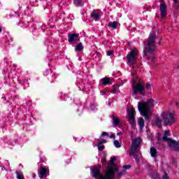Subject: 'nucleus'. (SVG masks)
<instances>
[{"label":"nucleus","instance_id":"obj_1","mask_svg":"<svg viewBox=\"0 0 179 179\" xmlns=\"http://www.w3.org/2000/svg\"><path fill=\"white\" fill-rule=\"evenodd\" d=\"M114 162H115V158H111L110 164H108L106 168L105 175L100 173V169H101L100 165L92 168V176L94 177V178L98 179H114V175L118 171V166L114 164Z\"/></svg>","mask_w":179,"mask_h":179},{"label":"nucleus","instance_id":"obj_2","mask_svg":"<svg viewBox=\"0 0 179 179\" xmlns=\"http://www.w3.org/2000/svg\"><path fill=\"white\" fill-rule=\"evenodd\" d=\"M156 38L157 36L155 32H152L148 38L147 43L145 44V50L143 57L148 59L150 62H155V55L153 52L156 51Z\"/></svg>","mask_w":179,"mask_h":179},{"label":"nucleus","instance_id":"obj_3","mask_svg":"<svg viewBox=\"0 0 179 179\" xmlns=\"http://www.w3.org/2000/svg\"><path fill=\"white\" fill-rule=\"evenodd\" d=\"M157 104V101L153 99H149L147 101H141L138 103V110L143 117L145 120H149L150 118V113H152V108Z\"/></svg>","mask_w":179,"mask_h":179},{"label":"nucleus","instance_id":"obj_4","mask_svg":"<svg viewBox=\"0 0 179 179\" xmlns=\"http://www.w3.org/2000/svg\"><path fill=\"white\" fill-rule=\"evenodd\" d=\"M131 141L130 155L134 156L136 162H139V159L142 157V155L139 152V146L141 145V143H142V138H133Z\"/></svg>","mask_w":179,"mask_h":179},{"label":"nucleus","instance_id":"obj_5","mask_svg":"<svg viewBox=\"0 0 179 179\" xmlns=\"http://www.w3.org/2000/svg\"><path fill=\"white\" fill-rule=\"evenodd\" d=\"M161 117L163 120L164 125H167L168 127H171V125H174L176 124V114L173 113V111L170 110H165L161 113Z\"/></svg>","mask_w":179,"mask_h":179},{"label":"nucleus","instance_id":"obj_6","mask_svg":"<svg viewBox=\"0 0 179 179\" xmlns=\"http://www.w3.org/2000/svg\"><path fill=\"white\" fill-rule=\"evenodd\" d=\"M133 96H135L136 93H140L142 96H146V92H145V85L141 82H134L132 83Z\"/></svg>","mask_w":179,"mask_h":179},{"label":"nucleus","instance_id":"obj_7","mask_svg":"<svg viewBox=\"0 0 179 179\" xmlns=\"http://www.w3.org/2000/svg\"><path fill=\"white\" fill-rule=\"evenodd\" d=\"M127 57L129 66L133 69L135 68V62L136 61V58L138 57V49H132Z\"/></svg>","mask_w":179,"mask_h":179},{"label":"nucleus","instance_id":"obj_8","mask_svg":"<svg viewBox=\"0 0 179 179\" xmlns=\"http://www.w3.org/2000/svg\"><path fill=\"white\" fill-rule=\"evenodd\" d=\"M136 112L134 108H130L127 109V118L129 124L133 127L135 125V114Z\"/></svg>","mask_w":179,"mask_h":179},{"label":"nucleus","instance_id":"obj_9","mask_svg":"<svg viewBox=\"0 0 179 179\" xmlns=\"http://www.w3.org/2000/svg\"><path fill=\"white\" fill-rule=\"evenodd\" d=\"M38 177L41 179H44L48 176H50V169H48V168L47 167L40 166L38 169Z\"/></svg>","mask_w":179,"mask_h":179},{"label":"nucleus","instance_id":"obj_10","mask_svg":"<svg viewBox=\"0 0 179 179\" xmlns=\"http://www.w3.org/2000/svg\"><path fill=\"white\" fill-rule=\"evenodd\" d=\"M162 140L164 142H168V146H169V148L174 149V147L176 146V143L175 141H173L170 138H168L167 136H164L162 137Z\"/></svg>","mask_w":179,"mask_h":179},{"label":"nucleus","instance_id":"obj_11","mask_svg":"<svg viewBox=\"0 0 179 179\" xmlns=\"http://www.w3.org/2000/svg\"><path fill=\"white\" fill-rule=\"evenodd\" d=\"M162 122L163 120L159 116L155 115L154 120H152V125H155V127H157L158 128H162Z\"/></svg>","mask_w":179,"mask_h":179},{"label":"nucleus","instance_id":"obj_12","mask_svg":"<svg viewBox=\"0 0 179 179\" xmlns=\"http://www.w3.org/2000/svg\"><path fill=\"white\" fill-rule=\"evenodd\" d=\"M161 16L162 19H164L167 16V5L162 3L160 5Z\"/></svg>","mask_w":179,"mask_h":179},{"label":"nucleus","instance_id":"obj_13","mask_svg":"<svg viewBox=\"0 0 179 179\" xmlns=\"http://www.w3.org/2000/svg\"><path fill=\"white\" fill-rule=\"evenodd\" d=\"M112 120H113V126L117 128V127H121V120L118 117L115 116V115L113 114L112 115Z\"/></svg>","mask_w":179,"mask_h":179},{"label":"nucleus","instance_id":"obj_14","mask_svg":"<svg viewBox=\"0 0 179 179\" xmlns=\"http://www.w3.org/2000/svg\"><path fill=\"white\" fill-rule=\"evenodd\" d=\"M79 41V35L78 34H72L69 35V42L75 43Z\"/></svg>","mask_w":179,"mask_h":179},{"label":"nucleus","instance_id":"obj_15","mask_svg":"<svg viewBox=\"0 0 179 179\" xmlns=\"http://www.w3.org/2000/svg\"><path fill=\"white\" fill-rule=\"evenodd\" d=\"M91 17H92V19H94V20H99V19H100V10H94L91 13Z\"/></svg>","mask_w":179,"mask_h":179},{"label":"nucleus","instance_id":"obj_16","mask_svg":"<svg viewBox=\"0 0 179 179\" xmlns=\"http://www.w3.org/2000/svg\"><path fill=\"white\" fill-rule=\"evenodd\" d=\"M101 83L104 86H107V85H111V79H110L108 78H103L101 79Z\"/></svg>","mask_w":179,"mask_h":179},{"label":"nucleus","instance_id":"obj_17","mask_svg":"<svg viewBox=\"0 0 179 179\" xmlns=\"http://www.w3.org/2000/svg\"><path fill=\"white\" fill-rule=\"evenodd\" d=\"M138 125L140 127V131H142L145 128V120L143 118L140 117L138 119Z\"/></svg>","mask_w":179,"mask_h":179},{"label":"nucleus","instance_id":"obj_18","mask_svg":"<svg viewBox=\"0 0 179 179\" xmlns=\"http://www.w3.org/2000/svg\"><path fill=\"white\" fill-rule=\"evenodd\" d=\"M150 155L152 157L156 159V157H157V150H156V148H155L154 147H152L150 148Z\"/></svg>","mask_w":179,"mask_h":179},{"label":"nucleus","instance_id":"obj_19","mask_svg":"<svg viewBox=\"0 0 179 179\" xmlns=\"http://www.w3.org/2000/svg\"><path fill=\"white\" fill-rule=\"evenodd\" d=\"M108 27H112V29H117V26H118V22H117V21H114V22H110L108 24Z\"/></svg>","mask_w":179,"mask_h":179},{"label":"nucleus","instance_id":"obj_20","mask_svg":"<svg viewBox=\"0 0 179 179\" xmlns=\"http://www.w3.org/2000/svg\"><path fill=\"white\" fill-rule=\"evenodd\" d=\"M120 142H121V137H119V139H116L113 142V145L115 148H121V144H120Z\"/></svg>","mask_w":179,"mask_h":179},{"label":"nucleus","instance_id":"obj_21","mask_svg":"<svg viewBox=\"0 0 179 179\" xmlns=\"http://www.w3.org/2000/svg\"><path fill=\"white\" fill-rule=\"evenodd\" d=\"M73 3L76 6H83V2L82 0H74Z\"/></svg>","mask_w":179,"mask_h":179},{"label":"nucleus","instance_id":"obj_22","mask_svg":"<svg viewBox=\"0 0 179 179\" xmlns=\"http://www.w3.org/2000/svg\"><path fill=\"white\" fill-rule=\"evenodd\" d=\"M83 50V45L82 44V43H78L76 46V51H82Z\"/></svg>","mask_w":179,"mask_h":179},{"label":"nucleus","instance_id":"obj_23","mask_svg":"<svg viewBox=\"0 0 179 179\" xmlns=\"http://www.w3.org/2000/svg\"><path fill=\"white\" fill-rule=\"evenodd\" d=\"M179 6V0H173V7L177 9Z\"/></svg>","mask_w":179,"mask_h":179},{"label":"nucleus","instance_id":"obj_24","mask_svg":"<svg viewBox=\"0 0 179 179\" xmlns=\"http://www.w3.org/2000/svg\"><path fill=\"white\" fill-rule=\"evenodd\" d=\"M73 139L74 141H77V142H80V141H82V136L77 135L76 136H73Z\"/></svg>","mask_w":179,"mask_h":179},{"label":"nucleus","instance_id":"obj_25","mask_svg":"<svg viewBox=\"0 0 179 179\" xmlns=\"http://www.w3.org/2000/svg\"><path fill=\"white\" fill-rule=\"evenodd\" d=\"M126 171L123 170L122 171H120L118 174H117V178H120V177H122V176H124V174H125Z\"/></svg>","mask_w":179,"mask_h":179},{"label":"nucleus","instance_id":"obj_26","mask_svg":"<svg viewBox=\"0 0 179 179\" xmlns=\"http://www.w3.org/2000/svg\"><path fill=\"white\" fill-rule=\"evenodd\" d=\"M17 179H24V177H23V174H22V173L18 172V173H17Z\"/></svg>","mask_w":179,"mask_h":179},{"label":"nucleus","instance_id":"obj_27","mask_svg":"<svg viewBox=\"0 0 179 179\" xmlns=\"http://www.w3.org/2000/svg\"><path fill=\"white\" fill-rule=\"evenodd\" d=\"M145 89L147 90H150V89H152V85L151 84H146L145 85Z\"/></svg>","mask_w":179,"mask_h":179},{"label":"nucleus","instance_id":"obj_28","mask_svg":"<svg viewBox=\"0 0 179 179\" xmlns=\"http://www.w3.org/2000/svg\"><path fill=\"white\" fill-rule=\"evenodd\" d=\"M175 150H179V143H176L175 146L173 147Z\"/></svg>","mask_w":179,"mask_h":179},{"label":"nucleus","instance_id":"obj_29","mask_svg":"<svg viewBox=\"0 0 179 179\" xmlns=\"http://www.w3.org/2000/svg\"><path fill=\"white\" fill-rule=\"evenodd\" d=\"M164 135H171V131L169 129L164 131Z\"/></svg>","mask_w":179,"mask_h":179},{"label":"nucleus","instance_id":"obj_30","mask_svg":"<svg viewBox=\"0 0 179 179\" xmlns=\"http://www.w3.org/2000/svg\"><path fill=\"white\" fill-rule=\"evenodd\" d=\"M162 179H169V175L166 172L164 173V176H162Z\"/></svg>","mask_w":179,"mask_h":179},{"label":"nucleus","instance_id":"obj_31","mask_svg":"<svg viewBox=\"0 0 179 179\" xmlns=\"http://www.w3.org/2000/svg\"><path fill=\"white\" fill-rule=\"evenodd\" d=\"M113 54H114V51H113V50H109L107 52V55L108 57H110V55H113Z\"/></svg>","mask_w":179,"mask_h":179},{"label":"nucleus","instance_id":"obj_32","mask_svg":"<svg viewBox=\"0 0 179 179\" xmlns=\"http://www.w3.org/2000/svg\"><path fill=\"white\" fill-rule=\"evenodd\" d=\"M104 149V145H98V150H103Z\"/></svg>","mask_w":179,"mask_h":179},{"label":"nucleus","instance_id":"obj_33","mask_svg":"<svg viewBox=\"0 0 179 179\" xmlns=\"http://www.w3.org/2000/svg\"><path fill=\"white\" fill-rule=\"evenodd\" d=\"M123 169H125L126 170H129V169H131V166L125 165L123 166Z\"/></svg>","mask_w":179,"mask_h":179},{"label":"nucleus","instance_id":"obj_34","mask_svg":"<svg viewBox=\"0 0 179 179\" xmlns=\"http://www.w3.org/2000/svg\"><path fill=\"white\" fill-rule=\"evenodd\" d=\"M131 75H136V71L133 70L132 72H131Z\"/></svg>","mask_w":179,"mask_h":179},{"label":"nucleus","instance_id":"obj_35","mask_svg":"<svg viewBox=\"0 0 179 179\" xmlns=\"http://www.w3.org/2000/svg\"><path fill=\"white\" fill-rule=\"evenodd\" d=\"M110 139H115V135H110Z\"/></svg>","mask_w":179,"mask_h":179},{"label":"nucleus","instance_id":"obj_36","mask_svg":"<svg viewBox=\"0 0 179 179\" xmlns=\"http://www.w3.org/2000/svg\"><path fill=\"white\" fill-rule=\"evenodd\" d=\"M101 96H104V94H106V91H101Z\"/></svg>","mask_w":179,"mask_h":179},{"label":"nucleus","instance_id":"obj_37","mask_svg":"<svg viewBox=\"0 0 179 179\" xmlns=\"http://www.w3.org/2000/svg\"><path fill=\"white\" fill-rule=\"evenodd\" d=\"M157 172H155V175L152 176V178H157Z\"/></svg>","mask_w":179,"mask_h":179},{"label":"nucleus","instance_id":"obj_38","mask_svg":"<svg viewBox=\"0 0 179 179\" xmlns=\"http://www.w3.org/2000/svg\"><path fill=\"white\" fill-rule=\"evenodd\" d=\"M175 106H176V107H178V106H179V103L177 102V101H175Z\"/></svg>","mask_w":179,"mask_h":179},{"label":"nucleus","instance_id":"obj_39","mask_svg":"<svg viewBox=\"0 0 179 179\" xmlns=\"http://www.w3.org/2000/svg\"><path fill=\"white\" fill-rule=\"evenodd\" d=\"M101 135H108V133L106 132V131H103Z\"/></svg>","mask_w":179,"mask_h":179},{"label":"nucleus","instance_id":"obj_40","mask_svg":"<svg viewBox=\"0 0 179 179\" xmlns=\"http://www.w3.org/2000/svg\"><path fill=\"white\" fill-rule=\"evenodd\" d=\"M106 142H107L106 141H101V143H106Z\"/></svg>","mask_w":179,"mask_h":179},{"label":"nucleus","instance_id":"obj_41","mask_svg":"<svg viewBox=\"0 0 179 179\" xmlns=\"http://www.w3.org/2000/svg\"><path fill=\"white\" fill-rule=\"evenodd\" d=\"M82 85L83 86H84V89H86V86L85 85V83H83Z\"/></svg>","mask_w":179,"mask_h":179},{"label":"nucleus","instance_id":"obj_42","mask_svg":"<svg viewBox=\"0 0 179 179\" xmlns=\"http://www.w3.org/2000/svg\"><path fill=\"white\" fill-rule=\"evenodd\" d=\"M2 31V27L0 26V33Z\"/></svg>","mask_w":179,"mask_h":179},{"label":"nucleus","instance_id":"obj_43","mask_svg":"<svg viewBox=\"0 0 179 179\" xmlns=\"http://www.w3.org/2000/svg\"><path fill=\"white\" fill-rule=\"evenodd\" d=\"M80 90H82V87H80V86L78 87ZM83 90H84V89H83Z\"/></svg>","mask_w":179,"mask_h":179},{"label":"nucleus","instance_id":"obj_44","mask_svg":"<svg viewBox=\"0 0 179 179\" xmlns=\"http://www.w3.org/2000/svg\"><path fill=\"white\" fill-rule=\"evenodd\" d=\"M7 163H8V166H10V164L9 163L8 160H7Z\"/></svg>","mask_w":179,"mask_h":179},{"label":"nucleus","instance_id":"obj_45","mask_svg":"<svg viewBox=\"0 0 179 179\" xmlns=\"http://www.w3.org/2000/svg\"><path fill=\"white\" fill-rule=\"evenodd\" d=\"M91 109L94 110V108H93V106H91Z\"/></svg>","mask_w":179,"mask_h":179},{"label":"nucleus","instance_id":"obj_46","mask_svg":"<svg viewBox=\"0 0 179 179\" xmlns=\"http://www.w3.org/2000/svg\"><path fill=\"white\" fill-rule=\"evenodd\" d=\"M2 171L5 170V166L1 169Z\"/></svg>","mask_w":179,"mask_h":179},{"label":"nucleus","instance_id":"obj_47","mask_svg":"<svg viewBox=\"0 0 179 179\" xmlns=\"http://www.w3.org/2000/svg\"><path fill=\"white\" fill-rule=\"evenodd\" d=\"M108 106H111V103L109 102V103H108Z\"/></svg>","mask_w":179,"mask_h":179},{"label":"nucleus","instance_id":"obj_48","mask_svg":"<svg viewBox=\"0 0 179 179\" xmlns=\"http://www.w3.org/2000/svg\"><path fill=\"white\" fill-rule=\"evenodd\" d=\"M117 135H121V133H117Z\"/></svg>","mask_w":179,"mask_h":179},{"label":"nucleus","instance_id":"obj_49","mask_svg":"<svg viewBox=\"0 0 179 179\" xmlns=\"http://www.w3.org/2000/svg\"><path fill=\"white\" fill-rule=\"evenodd\" d=\"M117 85H114V87L115 88Z\"/></svg>","mask_w":179,"mask_h":179},{"label":"nucleus","instance_id":"obj_50","mask_svg":"<svg viewBox=\"0 0 179 179\" xmlns=\"http://www.w3.org/2000/svg\"><path fill=\"white\" fill-rule=\"evenodd\" d=\"M110 135H114V134H111Z\"/></svg>","mask_w":179,"mask_h":179}]
</instances>
